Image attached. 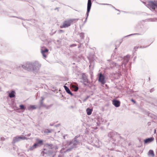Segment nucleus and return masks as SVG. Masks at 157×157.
I'll return each mask as SVG.
<instances>
[{"label":"nucleus","instance_id":"7","mask_svg":"<svg viewBox=\"0 0 157 157\" xmlns=\"http://www.w3.org/2000/svg\"><path fill=\"white\" fill-rule=\"evenodd\" d=\"M27 139V138L26 137L23 136H17L14 138L13 140V143H15L20 141L21 140H23Z\"/></svg>","mask_w":157,"mask_h":157},{"label":"nucleus","instance_id":"42","mask_svg":"<svg viewBox=\"0 0 157 157\" xmlns=\"http://www.w3.org/2000/svg\"><path fill=\"white\" fill-rule=\"evenodd\" d=\"M88 97H87L86 99L85 100H86L88 98Z\"/></svg>","mask_w":157,"mask_h":157},{"label":"nucleus","instance_id":"29","mask_svg":"<svg viewBox=\"0 0 157 157\" xmlns=\"http://www.w3.org/2000/svg\"><path fill=\"white\" fill-rule=\"evenodd\" d=\"M77 46V45L76 44H71L70 45V47H75Z\"/></svg>","mask_w":157,"mask_h":157},{"label":"nucleus","instance_id":"18","mask_svg":"<svg viewBox=\"0 0 157 157\" xmlns=\"http://www.w3.org/2000/svg\"><path fill=\"white\" fill-rule=\"evenodd\" d=\"M93 109H90L89 108H87L86 110V112L87 114L88 115H90L92 113Z\"/></svg>","mask_w":157,"mask_h":157},{"label":"nucleus","instance_id":"20","mask_svg":"<svg viewBox=\"0 0 157 157\" xmlns=\"http://www.w3.org/2000/svg\"><path fill=\"white\" fill-rule=\"evenodd\" d=\"M15 92L14 91H12L11 92V93H10L9 94V97L10 98H13V97H15Z\"/></svg>","mask_w":157,"mask_h":157},{"label":"nucleus","instance_id":"34","mask_svg":"<svg viewBox=\"0 0 157 157\" xmlns=\"http://www.w3.org/2000/svg\"><path fill=\"white\" fill-rule=\"evenodd\" d=\"M58 157H63V156L61 155H59L58 156Z\"/></svg>","mask_w":157,"mask_h":157},{"label":"nucleus","instance_id":"6","mask_svg":"<svg viewBox=\"0 0 157 157\" xmlns=\"http://www.w3.org/2000/svg\"><path fill=\"white\" fill-rule=\"evenodd\" d=\"M29 64H33V63L30 62H27L26 63L24 64L22 66V67L24 69L27 70L29 71H32V66H29Z\"/></svg>","mask_w":157,"mask_h":157},{"label":"nucleus","instance_id":"41","mask_svg":"<svg viewBox=\"0 0 157 157\" xmlns=\"http://www.w3.org/2000/svg\"><path fill=\"white\" fill-rule=\"evenodd\" d=\"M155 132H156V130H155Z\"/></svg>","mask_w":157,"mask_h":157},{"label":"nucleus","instance_id":"28","mask_svg":"<svg viewBox=\"0 0 157 157\" xmlns=\"http://www.w3.org/2000/svg\"><path fill=\"white\" fill-rule=\"evenodd\" d=\"M140 34H140V33H134V34H131L127 35V36H125V37H127V36H129L133 35H140Z\"/></svg>","mask_w":157,"mask_h":157},{"label":"nucleus","instance_id":"30","mask_svg":"<svg viewBox=\"0 0 157 157\" xmlns=\"http://www.w3.org/2000/svg\"><path fill=\"white\" fill-rule=\"evenodd\" d=\"M131 101L134 103H136V101L133 99H131Z\"/></svg>","mask_w":157,"mask_h":157},{"label":"nucleus","instance_id":"22","mask_svg":"<svg viewBox=\"0 0 157 157\" xmlns=\"http://www.w3.org/2000/svg\"><path fill=\"white\" fill-rule=\"evenodd\" d=\"M41 98L42 99L40 101V106L41 107L43 106L45 107L46 105H45L43 103V101L44 98L43 97H41Z\"/></svg>","mask_w":157,"mask_h":157},{"label":"nucleus","instance_id":"31","mask_svg":"<svg viewBox=\"0 0 157 157\" xmlns=\"http://www.w3.org/2000/svg\"><path fill=\"white\" fill-rule=\"evenodd\" d=\"M31 135V133H29L27 135H26L25 136H29Z\"/></svg>","mask_w":157,"mask_h":157},{"label":"nucleus","instance_id":"37","mask_svg":"<svg viewBox=\"0 0 157 157\" xmlns=\"http://www.w3.org/2000/svg\"><path fill=\"white\" fill-rule=\"evenodd\" d=\"M78 87H77L76 88V90H78Z\"/></svg>","mask_w":157,"mask_h":157},{"label":"nucleus","instance_id":"23","mask_svg":"<svg viewBox=\"0 0 157 157\" xmlns=\"http://www.w3.org/2000/svg\"><path fill=\"white\" fill-rule=\"evenodd\" d=\"M45 146L49 149H52L53 148V145L52 144H46Z\"/></svg>","mask_w":157,"mask_h":157},{"label":"nucleus","instance_id":"17","mask_svg":"<svg viewBox=\"0 0 157 157\" xmlns=\"http://www.w3.org/2000/svg\"><path fill=\"white\" fill-rule=\"evenodd\" d=\"M64 89L66 91V92L68 94H70L71 95H73V94L71 92L69 88L65 86H64Z\"/></svg>","mask_w":157,"mask_h":157},{"label":"nucleus","instance_id":"9","mask_svg":"<svg viewBox=\"0 0 157 157\" xmlns=\"http://www.w3.org/2000/svg\"><path fill=\"white\" fill-rule=\"evenodd\" d=\"M48 51V50L45 47H42L41 49V52L44 58L46 57Z\"/></svg>","mask_w":157,"mask_h":157},{"label":"nucleus","instance_id":"16","mask_svg":"<svg viewBox=\"0 0 157 157\" xmlns=\"http://www.w3.org/2000/svg\"><path fill=\"white\" fill-rule=\"evenodd\" d=\"M52 131V129L49 130L48 129H45L44 130H42L41 131V132L42 133L45 134H47L48 133H50Z\"/></svg>","mask_w":157,"mask_h":157},{"label":"nucleus","instance_id":"46","mask_svg":"<svg viewBox=\"0 0 157 157\" xmlns=\"http://www.w3.org/2000/svg\"><path fill=\"white\" fill-rule=\"evenodd\" d=\"M50 125H51V126H52V124H50Z\"/></svg>","mask_w":157,"mask_h":157},{"label":"nucleus","instance_id":"36","mask_svg":"<svg viewBox=\"0 0 157 157\" xmlns=\"http://www.w3.org/2000/svg\"><path fill=\"white\" fill-rule=\"evenodd\" d=\"M86 40H87V41H89V38H87V39Z\"/></svg>","mask_w":157,"mask_h":157},{"label":"nucleus","instance_id":"12","mask_svg":"<svg viewBox=\"0 0 157 157\" xmlns=\"http://www.w3.org/2000/svg\"><path fill=\"white\" fill-rule=\"evenodd\" d=\"M129 56L128 55L126 57H124L123 63H122V65L123 67L124 65V67H125V65L126 63L129 61Z\"/></svg>","mask_w":157,"mask_h":157},{"label":"nucleus","instance_id":"33","mask_svg":"<svg viewBox=\"0 0 157 157\" xmlns=\"http://www.w3.org/2000/svg\"><path fill=\"white\" fill-rule=\"evenodd\" d=\"M1 140H4L5 139L3 137H1Z\"/></svg>","mask_w":157,"mask_h":157},{"label":"nucleus","instance_id":"26","mask_svg":"<svg viewBox=\"0 0 157 157\" xmlns=\"http://www.w3.org/2000/svg\"><path fill=\"white\" fill-rule=\"evenodd\" d=\"M20 108L21 109H25V106L23 105H20Z\"/></svg>","mask_w":157,"mask_h":157},{"label":"nucleus","instance_id":"35","mask_svg":"<svg viewBox=\"0 0 157 157\" xmlns=\"http://www.w3.org/2000/svg\"><path fill=\"white\" fill-rule=\"evenodd\" d=\"M134 49H135L136 48L137 49L138 48V47H134Z\"/></svg>","mask_w":157,"mask_h":157},{"label":"nucleus","instance_id":"3","mask_svg":"<svg viewBox=\"0 0 157 157\" xmlns=\"http://www.w3.org/2000/svg\"><path fill=\"white\" fill-rule=\"evenodd\" d=\"M29 66H32V71L34 72H37L39 70L41 67V65L37 62H35L33 63V64H29Z\"/></svg>","mask_w":157,"mask_h":157},{"label":"nucleus","instance_id":"24","mask_svg":"<svg viewBox=\"0 0 157 157\" xmlns=\"http://www.w3.org/2000/svg\"><path fill=\"white\" fill-rule=\"evenodd\" d=\"M148 153L150 155H151L152 156H154L155 154L154 153V152L152 150H150L148 152Z\"/></svg>","mask_w":157,"mask_h":157},{"label":"nucleus","instance_id":"10","mask_svg":"<svg viewBox=\"0 0 157 157\" xmlns=\"http://www.w3.org/2000/svg\"><path fill=\"white\" fill-rule=\"evenodd\" d=\"M82 77L84 84L86 85V83H87L89 82L87 78V77L85 74H82Z\"/></svg>","mask_w":157,"mask_h":157},{"label":"nucleus","instance_id":"1","mask_svg":"<svg viewBox=\"0 0 157 157\" xmlns=\"http://www.w3.org/2000/svg\"><path fill=\"white\" fill-rule=\"evenodd\" d=\"M78 136H75L73 140L71 141H66L63 142V147H65L67 148L65 149L63 147L61 151H63L64 150L65 151H64V152H66L68 151L71 150L74 148L76 147L77 145L79 144L80 141L77 139Z\"/></svg>","mask_w":157,"mask_h":157},{"label":"nucleus","instance_id":"44","mask_svg":"<svg viewBox=\"0 0 157 157\" xmlns=\"http://www.w3.org/2000/svg\"><path fill=\"white\" fill-rule=\"evenodd\" d=\"M44 153V152L43 151L42 152V153Z\"/></svg>","mask_w":157,"mask_h":157},{"label":"nucleus","instance_id":"8","mask_svg":"<svg viewBox=\"0 0 157 157\" xmlns=\"http://www.w3.org/2000/svg\"><path fill=\"white\" fill-rule=\"evenodd\" d=\"M98 81L102 84H104L106 82L105 76L101 73L99 75Z\"/></svg>","mask_w":157,"mask_h":157},{"label":"nucleus","instance_id":"15","mask_svg":"<svg viewBox=\"0 0 157 157\" xmlns=\"http://www.w3.org/2000/svg\"><path fill=\"white\" fill-rule=\"evenodd\" d=\"M38 145V144H35L33 146L31 147L29 149L28 151H32L37 148Z\"/></svg>","mask_w":157,"mask_h":157},{"label":"nucleus","instance_id":"2","mask_svg":"<svg viewBox=\"0 0 157 157\" xmlns=\"http://www.w3.org/2000/svg\"><path fill=\"white\" fill-rule=\"evenodd\" d=\"M108 136L110 138V141L113 143L115 142V144H119L122 139L120 134L114 132H111L109 133Z\"/></svg>","mask_w":157,"mask_h":157},{"label":"nucleus","instance_id":"40","mask_svg":"<svg viewBox=\"0 0 157 157\" xmlns=\"http://www.w3.org/2000/svg\"><path fill=\"white\" fill-rule=\"evenodd\" d=\"M62 31V30H60V32H61Z\"/></svg>","mask_w":157,"mask_h":157},{"label":"nucleus","instance_id":"14","mask_svg":"<svg viewBox=\"0 0 157 157\" xmlns=\"http://www.w3.org/2000/svg\"><path fill=\"white\" fill-rule=\"evenodd\" d=\"M154 140V138L153 137H150L149 138H148L146 139L144 141V144H146L147 143H150L152 141H153Z\"/></svg>","mask_w":157,"mask_h":157},{"label":"nucleus","instance_id":"4","mask_svg":"<svg viewBox=\"0 0 157 157\" xmlns=\"http://www.w3.org/2000/svg\"><path fill=\"white\" fill-rule=\"evenodd\" d=\"M147 6L150 9L155 10V8L157 7V1L155 0L149 1Z\"/></svg>","mask_w":157,"mask_h":157},{"label":"nucleus","instance_id":"5","mask_svg":"<svg viewBox=\"0 0 157 157\" xmlns=\"http://www.w3.org/2000/svg\"><path fill=\"white\" fill-rule=\"evenodd\" d=\"M74 20L69 19L64 22L63 25L60 26L61 28H66L70 26L71 24L72 23Z\"/></svg>","mask_w":157,"mask_h":157},{"label":"nucleus","instance_id":"39","mask_svg":"<svg viewBox=\"0 0 157 157\" xmlns=\"http://www.w3.org/2000/svg\"><path fill=\"white\" fill-rule=\"evenodd\" d=\"M80 47H81V45H79V46H78V48H80Z\"/></svg>","mask_w":157,"mask_h":157},{"label":"nucleus","instance_id":"43","mask_svg":"<svg viewBox=\"0 0 157 157\" xmlns=\"http://www.w3.org/2000/svg\"><path fill=\"white\" fill-rule=\"evenodd\" d=\"M56 31H55V32H54L53 33H56Z\"/></svg>","mask_w":157,"mask_h":157},{"label":"nucleus","instance_id":"21","mask_svg":"<svg viewBox=\"0 0 157 157\" xmlns=\"http://www.w3.org/2000/svg\"><path fill=\"white\" fill-rule=\"evenodd\" d=\"M28 109L29 110H31L34 109H36V107L35 105H30V106L28 108Z\"/></svg>","mask_w":157,"mask_h":157},{"label":"nucleus","instance_id":"13","mask_svg":"<svg viewBox=\"0 0 157 157\" xmlns=\"http://www.w3.org/2000/svg\"><path fill=\"white\" fill-rule=\"evenodd\" d=\"M91 6V0H88L87 7V13H88L90 11Z\"/></svg>","mask_w":157,"mask_h":157},{"label":"nucleus","instance_id":"25","mask_svg":"<svg viewBox=\"0 0 157 157\" xmlns=\"http://www.w3.org/2000/svg\"><path fill=\"white\" fill-rule=\"evenodd\" d=\"M79 35L81 39L83 38L84 37V33H79Z\"/></svg>","mask_w":157,"mask_h":157},{"label":"nucleus","instance_id":"32","mask_svg":"<svg viewBox=\"0 0 157 157\" xmlns=\"http://www.w3.org/2000/svg\"><path fill=\"white\" fill-rule=\"evenodd\" d=\"M154 89L153 88L152 89H151L150 90V92H153V91H154Z\"/></svg>","mask_w":157,"mask_h":157},{"label":"nucleus","instance_id":"11","mask_svg":"<svg viewBox=\"0 0 157 157\" xmlns=\"http://www.w3.org/2000/svg\"><path fill=\"white\" fill-rule=\"evenodd\" d=\"M113 104L117 107H119L120 106V102L119 101L114 100L113 101Z\"/></svg>","mask_w":157,"mask_h":157},{"label":"nucleus","instance_id":"19","mask_svg":"<svg viewBox=\"0 0 157 157\" xmlns=\"http://www.w3.org/2000/svg\"><path fill=\"white\" fill-rule=\"evenodd\" d=\"M110 67L111 68H113L114 66L117 67H120V65H118L116 63L113 62H111L110 63Z\"/></svg>","mask_w":157,"mask_h":157},{"label":"nucleus","instance_id":"38","mask_svg":"<svg viewBox=\"0 0 157 157\" xmlns=\"http://www.w3.org/2000/svg\"><path fill=\"white\" fill-rule=\"evenodd\" d=\"M63 138L64 139H65V136H63Z\"/></svg>","mask_w":157,"mask_h":157},{"label":"nucleus","instance_id":"27","mask_svg":"<svg viewBox=\"0 0 157 157\" xmlns=\"http://www.w3.org/2000/svg\"><path fill=\"white\" fill-rule=\"evenodd\" d=\"M37 141L38 142V144H42L43 141L42 140L37 139Z\"/></svg>","mask_w":157,"mask_h":157},{"label":"nucleus","instance_id":"45","mask_svg":"<svg viewBox=\"0 0 157 157\" xmlns=\"http://www.w3.org/2000/svg\"><path fill=\"white\" fill-rule=\"evenodd\" d=\"M50 34H51V35H53V34H51V33H50Z\"/></svg>","mask_w":157,"mask_h":157}]
</instances>
